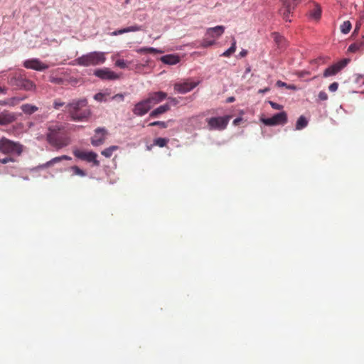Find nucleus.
Returning a JSON list of instances; mask_svg holds the SVG:
<instances>
[{"instance_id": "36", "label": "nucleus", "mask_w": 364, "mask_h": 364, "mask_svg": "<svg viewBox=\"0 0 364 364\" xmlns=\"http://www.w3.org/2000/svg\"><path fill=\"white\" fill-rule=\"evenodd\" d=\"M215 43V41L208 40V39H203L201 42V47L203 48H208L209 46H211Z\"/></svg>"}, {"instance_id": "10", "label": "nucleus", "mask_w": 364, "mask_h": 364, "mask_svg": "<svg viewBox=\"0 0 364 364\" xmlns=\"http://www.w3.org/2000/svg\"><path fill=\"white\" fill-rule=\"evenodd\" d=\"M262 122L268 126L284 124L287 122V114L285 112H282L274 114L272 117L263 119Z\"/></svg>"}, {"instance_id": "7", "label": "nucleus", "mask_w": 364, "mask_h": 364, "mask_svg": "<svg viewBox=\"0 0 364 364\" xmlns=\"http://www.w3.org/2000/svg\"><path fill=\"white\" fill-rule=\"evenodd\" d=\"M230 117H231L229 115L224 117H210L207 118L205 121L208 124V128L209 130H223L227 127Z\"/></svg>"}, {"instance_id": "49", "label": "nucleus", "mask_w": 364, "mask_h": 364, "mask_svg": "<svg viewBox=\"0 0 364 364\" xmlns=\"http://www.w3.org/2000/svg\"><path fill=\"white\" fill-rule=\"evenodd\" d=\"M242 120L241 118H236L234 121H233V124L234 125H237L239 124L240 122Z\"/></svg>"}, {"instance_id": "33", "label": "nucleus", "mask_w": 364, "mask_h": 364, "mask_svg": "<svg viewBox=\"0 0 364 364\" xmlns=\"http://www.w3.org/2000/svg\"><path fill=\"white\" fill-rule=\"evenodd\" d=\"M321 15V11L320 8H315L311 13V16L316 20L320 18Z\"/></svg>"}, {"instance_id": "20", "label": "nucleus", "mask_w": 364, "mask_h": 364, "mask_svg": "<svg viewBox=\"0 0 364 364\" xmlns=\"http://www.w3.org/2000/svg\"><path fill=\"white\" fill-rule=\"evenodd\" d=\"M161 60L168 65H176L180 61V58L177 55H166L161 58Z\"/></svg>"}, {"instance_id": "48", "label": "nucleus", "mask_w": 364, "mask_h": 364, "mask_svg": "<svg viewBox=\"0 0 364 364\" xmlns=\"http://www.w3.org/2000/svg\"><path fill=\"white\" fill-rule=\"evenodd\" d=\"M235 100V98L234 97H229L227 99L226 102L228 103H231V102H233Z\"/></svg>"}, {"instance_id": "43", "label": "nucleus", "mask_w": 364, "mask_h": 364, "mask_svg": "<svg viewBox=\"0 0 364 364\" xmlns=\"http://www.w3.org/2000/svg\"><path fill=\"white\" fill-rule=\"evenodd\" d=\"M269 104H270L271 107L274 109L280 110L283 108L282 105L277 104L276 102H272V101H269Z\"/></svg>"}, {"instance_id": "47", "label": "nucleus", "mask_w": 364, "mask_h": 364, "mask_svg": "<svg viewBox=\"0 0 364 364\" xmlns=\"http://www.w3.org/2000/svg\"><path fill=\"white\" fill-rule=\"evenodd\" d=\"M270 90L269 87H265L264 89H259L258 90V93L259 94H264V93H266L267 92H269Z\"/></svg>"}, {"instance_id": "23", "label": "nucleus", "mask_w": 364, "mask_h": 364, "mask_svg": "<svg viewBox=\"0 0 364 364\" xmlns=\"http://www.w3.org/2000/svg\"><path fill=\"white\" fill-rule=\"evenodd\" d=\"M272 36L274 41L279 49L286 47V40L282 36L279 35L278 33H273Z\"/></svg>"}, {"instance_id": "37", "label": "nucleus", "mask_w": 364, "mask_h": 364, "mask_svg": "<svg viewBox=\"0 0 364 364\" xmlns=\"http://www.w3.org/2000/svg\"><path fill=\"white\" fill-rule=\"evenodd\" d=\"M65 105V102H62L60 99H56L53 102V107L55 109H59L61 107Z\"/></svg>"}, {"instance_id": "3", "label": "nucleus", "mask_w": 364, "mask_h": 364, "mask_svg": "<svg viewBox=\"0 0 364 364\" xmlns=\"http://www.w3.org/2000/svg\"><path fill=\"white\" fill-rule=\"evenodd\" d=\"M8 83L18 90L25 91H36V85L28 79L23 70L12 73L9 75Z\"/></svg>"}, {"instance_id": "14", "label": "nucleus", "mask_w": 364, "mask_h": 364, "mask_svg": "<svg viewBox=\"0 0 364 364\" xmlns=\"http://www.w3.org/2000/svg\"><path fill=\"white\" fill-rule=\"evenodd\" d=\"M94 74L102 80H114L119 77L117 73L106 68L96 70Z\"/></svg>"}, {"instance_id": "45", "label": "nucleus", "mask_w": 364, "mask_h": 364, "mask_svg": "<svg viewBox=\"0 0 364 364\" xmlns=\"http://www.w3.org/2000/svg\"><path fill=\"white\" fill-rule=\"evenodd\" d=\"M127 33L125 28H122V29L117 30V31L112 32V36H117V35L122 34V33Z\"/></svg>"}, {"instance_id": "42", "label": "nucleus", "mask_w": 364, "mask_h": 364, "mask_svg": "<svg viewBox=\"0 0 364 364\" xmlns=\"http://www.w3.org/2000/svg\"><path fill=\"white\" fill-rule=\"evenodd\" d=\"M338 83L336 82H334L333 83H331L329 87H328V90L331 91V92H335L338 90Z\"/></svg>"}, {"instance_id": "52", "label": "nucleus", "mask_w": 364, "mask_h": 364, "mask_svg": "<svg viewBox=\"0 0 364 364\" xmlns=\"http://www.w3.org/2000/svg\"><path fill=\"white\" fill-rule=\"evenodd\" d=\"M360 24H358V23H357V24H356L355 28V30H354V31H353V33H355V32H358V30H359V28H360Z\"/></svg>"}, {"instance_id": "55", "label": "nucleus", "mask_w": 364, "mask_h": 364, "mask_svg": "<svg viewBox=\"0 0 364 364\" xmlns=\"http://www.w3.org/2000/svg\"><path fill=\"white\" fill-rule=\"evenodd\" d=\"M4 92V90L1 88V87L0 86V92Z\"/></svg>"}, {"instance_id": "9", "label": "nucleus", "mask_w": 364, "mask_h": 364, "mask_svg": "<svg viewBox=\"0 0 364 364\" xmlns=\"http://www.w3.org/2000/svg\"><path fill=\"white\" fill-rule=\"evenodd\" d=\"M350 62V59L344 58L336 63L329 66L323 72V77H328L330 76L336 75L343 68H344Z\"/></svg>"}, {"instance_id": "32", "label": "nucleus", "mask_w": 364, "mask_h": 364, "mask_svg": "<svg viewBox=\"0 0 364 364\" xmlns=\"http://www.w3.org/2000/svg\"><path fill=\"white\" fill-rule=\"evenodd\" d=\"M70 169L73 171L74 175L80 176L81 177H84L86 176L85 171L82 170L77 166H72Z\"/></svg>"}, {"instance_id": "51", "label": "nucleus", "mask_w": 364, "mask_h": 364, "mask_svg": "<svg viewBox=\"0 0 364 364\" xmlns=\"http://www.w3.org/2000/svg\"><path fill=\"white\" fill-rule=\"evenodd\" d=\"M287 88L290 89V90H296V86L294 85H287Z\"/></svg>"}, {"instance_id": "29", "label": "nucleus", "mask_w": 364, "mask_h": 364, "mask_svg": "<svg viewBox=\"0 0 364 364\" xmlns=\"http://www.w3.org/2000/svg\"><path fill=\"white\" fill-rule=\"evenodd\" d=\"M232 40H233V41H232L231 47L229 49H228L227 50H225L222 54L223 56L230 57L232 53H235V51L236 50V41H235V38H233Z\"/></svg>"}, {"instance_id": "24", "label": "nucleus", "mask_w": 364, "mask_h": 364, "mask_svg": "<svg viewBox=\"0 0 364 364\" xmlns=\"http://www.w3.org/2000/svg\"><path fill=\"white\" fill-rule=\"evenodd\" d=\"M21 110L26 114H32L38 110V107L31 104H23L21 107Z\"/></svg>"}, {"instance_id": "18", "label": "nucleus", "mask_w": 364, "mask_h": 364, "mask_svg": "<svg viewBox=\"0 0 364 364\" xmlns=\"http://www.w3.org/2000/svg\"><path fill=\"white\" fill-rule=\"evenodd\" d=\"M171 109V105L168 103L164 104L152 110L149 114V117L157 118L160 115L167 112Z\"/></svg>"}, {"instance_id": "5", "label": "nucleus", "mask_w": 364, "mask_h": 364, "mask_svg": "<svg viewBox=\"0 0 364 364\" xmlns=\"http://www.w3.org/2000/svg\"><path fill=\"white\" fill-rule=\"evenodd\" d=\"M23 149V146L18 141L10 140L5 136L0 138V152L2 154L20 156Z\"/></svg>"}, {"instance_id": "27", "label": "nucleus", "mask_w": 364, "mask_h": 364, "mask_svg": "<svg viewBox=\"0 0 364 364\" xmlns=\"http://www.w3.org/2000/svg\"><path fill=\"white\" fill-rule=\"evenodd\" d=\"M26 97H11L6 102H4V105H7L11 107H14L17 105H18L21 101L25 100Z\"/></svg>"}, {"instance_id": "44", "label": "nucleus", "mask_w": 364, "mask_h": 364, "mask_svg": "<svg viewBox=\"0 0 364 364\" xmlns=\"http://www.w3.org/2000/svg\"><path fill=\"white\" fill-rule=\"evenodd\" d=\"M318 98L320 100H322V101L326 100L328 99V95L326 92L321 91L318 93Z\"/></svg>"}, {"instance_id": "31", "label": "nucleus", "mask_w": 364, "mask_h": 364, "mask_svg": "<svg viewBox=\"0 0 364 364\" xmlns=\"http://www.w3.org/2000/svg\"><path fill=\"white\" fill-rule=\"evenodd\" d=\"M168 141V139L166 138H157L154 139V144L159 147H164Z\"/></svg>"}, {"instance_id": "50", "label": "nucleus", "mask_w": 364, "mask_h": 364, "mask_svg": "<svg viewBox=\"0 0 364 364\" xmlns=\"http://www.w3.org/2000/svg\"><path fill=\"white\" fill-rule=\"evenodd\" d=\"M247 50H242V51L240 53V55L241 57H245V56H246V55H247Z\"/></svg>"}, {"instance_id": "25", "label": "nucleus", "mask_w": 364, "mask_h": 364, "mask_svg": "<svg viewBox=\"0 0 364 364\" xmlns=\"http://www.w3.org/2000/svg\"><path fill=\"white\" fill-rule=\"evenodd\" d=\"M119 149L118 146H111L101 151V154L106 158H110L114 151H117Z\"/></svg>"}, {"instance_id": "11", "label": "nucleus", "mask_w": 364, "mask_h": 364, "mask_svg": "<svg viewBox=\"0 0 364 364\" xmlns=\"http://www.w3.org/2000/svg\"><path fill=\"white\" fill-rule=\"evenodd\" d=\"M167 97V94L162 91L153 92L148 94L146 100L150 107L152 108L156 105L163 102Z\"/></svg>"}, {"instance_id": "22", "label": "nucleus", "mask_w": 364, "mask_h": 364, "mask_svg": "<svg viewBox=\"0 0 364 364\" xmlns=\"http://www.w3.org/2000/svg\"><path fill=\"white\" fill-rule=\"evenodd\" d=\"M363 50H364V38L351 44L348 49L349 52L352 53H355Z\"/></svg>"}, {"instance_id": "4", "label": "nucleus", "mask_w": 364, "mask_h": 364, "mask_svg": "<svg viewBox=\"0 0 364 364\" xmlns=\"http://www.w3.org/2000/svg\"><path fill=\"white\" fill-rule=\"evenodd\" d=\"M106 58L105 53L93 51L74 60L72 65H77L84 67L95 66L105 63Z\"/></svg>"}, {"instance_id": "56", "label": "nucleus", "mask_w": 364, "mask_h": 364, "mask_svg": "<svg viewBox=\"0 0 364 364\" xmlns=\"http://www.w3.org/2000/svg\"><path fill=\"white\" fill-rule=\"evenodd\" d=\"M129 0H126V2L128 3Z\"/></svg>"}, {"instance_id": "35", "label": "nucleus", "mask_w": 364, "mask_h": 364, "mask_svg": "<svg viewBox=\"0 0 364 364\" xmlns=\"http://www.w3.org/2000/svg\"><path fill=\"white\" fill-rule=\"evenodd\" d=\"M125 29H126V32L127 33H128V32H135V31H141V26H138V25H134V26L127 27V28H125Z\"/></svg>"}, {"instance_id": "41", "label": "nucleus", "mask_w": 364, "mask_h": 364, "mask_svg": "<svg viewBox=\"0 0 364 364\" xmlns=\"http://www.w3.org/2000/svg\"><path fill=\"white\" fill-rule=\"evenodd\" d=\"M14 161H15V159L12 157H5L4 159H0V163L3 164H7L9 162H14Z\"/></svg>"}, {"instance_id": "40", "label": "nucleus", "mask_w": 364, "mask_h": 364, "mask_svg": "<svg viewBox=\"0 0 364 364\" xmlns=\"http://www.w3.org/2000/svg\"><path fill=\"white\" fill-rule=\"evenodd\" d=\"M105 97H106V94L99 92L95 95V99L98 101H102V100L106 101L107 99L105 98Z\"/></svg>"}, {"instance_id": "54", "label": "nucleus", "mask_w": 364, "mask_h": 364, "mask_svg": "<svg viewBox=\"0 0 364 364\" xmlns=\"http://www.w3.org/2000/svg\"><path fill=\"white\" fill-rule=\"evenodd\" d=\"M363 76L362 75H359L357 77V80L358 81L360 78H363Z\"/></svg>"}, {"instance_id": "6", "label": "nucleus", "mask_w": 364, "mask_h": 364, "mask_svg": "<svg viewBox=\"0 0 364 364\" xmlns=\"http://www.w3.org/2000/svg\"><path fill=\"white\" fill-rule=\"evenodd\" d=\"M301 1V0H281L282 6L279 9V12L283 19L286 21H291L289 17Z\"/></svg>"}, {"instance_id": "34", "label": "nucleus", "mask_w": 364, "mask_h": 364, "mask_svg": "<svg viewBox=\"0 0 364 364\" xmlns=\"http://www.w3.org/2000/svg\"><path fill=\"white\" fill-rule=\"evenodd\" d=\"M149 127H155V126H159L161 128H166L168 127L167 122H163V121H155L153 122H151L149 124Z\"/></svg>"}, {"instance_id": "39", "label": "nucleus", "mask_w": 364, "mask_h": 364, "mask_svg": "<svg viewBox=\"0 0 364 364\" xmlns=\"http://www.w3.org/2000/svg\"><path fill=\"white\" fill-rule=\"evenodd\" d=\"M112 100L119 101L122 102L124 100V94H117L111 97Z\"/></svg>"}, {"instance_id": "2", "label": "nucleus", "mask_w": 364, "mask_h": 364, "mask_svg": "<svg viewBox=\"0 0 364 364\" xmlns=\"http://www.w3.org/2000/svg\"><path fill=\"white\" fill-rule=\"evenodd\" d=\"M65 109L71 119L76 122L87 120L91 114L86 99L73 100Z\"/></svg>"}, {"instance_id": "26", "label": "nucleus", "mask_w": 364, "mask_h": 364, "mask_svg": "<svg viewBox=\"0 0 364 364\" xmlns=\"http://www.w3.org/2000/svg\"><path fill=\"white\" fill-rule=\"evenodd\" d=\"M308 124V121L304 116H300L296 124V129L301 130L305 128Z\"/></svg>"}, {"instance_id": "46", "label": "nucleus", "mask_w": 364, "mask_h": 364, "mask_svg": "<svg viewBox=\"0 0 364 364\" xmlns=\"http://www.w3.org/2000/svg\"><path fill=\"white\" fill-rule=\"evenodd\" d=\"M276 85L278 86V87H286L287 86V84L286 82H284L281 80H278L276 83Z\"/></svg>"}, {"instance_id": "17", "label": "nucleus", "mask_w": 364, "mask_h": 364, "mask_svg": "<svg viewBox=\"0 0 364 364\" xmlns=\"http://www.w3.org/2000/svg\"><path fill=\"white\" fill-rule=\"evenodd\" d=\"M16 119V117L14 113L9 112L8 111H4L0 113V124L6 125L12 123Z\"/></svg>"}, {"instance_id": "15", "label": "nucleus", "mask_w": 364, "mask_h": 364, "mask_svg": "<svg viewBox=\"0 0 364 364\" xmlns=\"http://www.w3.org/2000/svg\"><path fill=\"white\" fill-rule=\"evenodd\" d=\"M199 82H191L190 80H186L183 82H178L174 85V90L179 93H186L190 92L193 88H195Z\"/></svg>"}, {"instance_id": "12", "label": "nucleus", "mask_w": 364, "mask_h": 364, "mask_svg": "<svg viewBox=\"0 0 364 364\" xmlns=\"http://www.w3.org/2000/svg\"><path fill=\"white\" fill-rule=\"evenodd\" d=\"M107 131L105 128L98 127L95 130V135L91 138V144L99 146L105 143Z\"/></svg>"}, {"instance_id": "13", "label": "nucleus", "mask_w": 364, "mask_h": 364, "mask_svg": "<svg viewBox=\"0 0 364 364\" xmlns=\"http://www.w3.org/2000/svg\"><path fill=\"white\" fill-rule=\"evenodd\" d=\"M151 109L150 105L146 98H144L134 105L132 112L134 114L141 117L148 113Z\"/></svg>"}, {"instance_id": "28", "label": "nucleus", "mask_w": 364, "mask_h": 364, "mask_svg": "<svg viewBox=\"0 0 364 364\" xmlns=\"http://www.w3.org/2000/svg\"><path fill=\"white\" fill-rule=\"evenodd\" d=\"M340 28L343 33L347 34L351 29V23L349 21H346L341 25Z\"/></svg>"}, {"instance_id": "19", "label": "nucleus", "mask_w": 364, "mask_h": 364, "mask_svg": "<svg viewBox=\"0 0 364 364\" xmlns=\"http://www.w3.org/2000/svg\"><path fill=\"white\" fill-rule=\"evenodd\" d=\"M225 31V27L223 26H217L213 28H209L207 29L206 35L213 38H218L223 35Z\"/></svg>"}, {"instance_id": "53", "label": "nucleus", "mask_w": 364, "mask_h": 364, "mask_svg": "<svg viewBox=\"0 0 364 364\" xmlns=\"http://www.w3.org/2000/svg\"><path fill=\"white\" fill-rule=\"evenodd\" d=\"M170 100L174 104L176 105L178 103V100L176 98H169Z\"/></svg>"}, {"instance_id": "1", "label": "nucleus", "mask_w": 364, "mask_h": 364, "mask_svg": "<svg viewBox=\"0 0 364 364\" xmlns=\"http://www.w3.org/2000/svg\"><path fill=\"white\" fill-rule=\"evenodd\" d=\"M46 136L48 143L57 150L68 146L71 142L65 127L59 122L48 127Z\"/></svg>"}, {"instance_id": "21", "label": "nucleus", "mask_w": 364, "mask_h": 364, "mask_svg": "<svg viewBox=\"0 0 364 364\" xmlns=\"http://www.w3.org/2000/svg\"><path fill=\"white\" fill-rule=\"evenodd\" d=\"M71 159H72L71 157L69 156H67V155H63V156H57V157H55V158L52 159L49 161L43 164V165H41V168H48V167H49L50 166H53V164H55L56 163L60 162L63 160H71Z\"/></svg>"}, {"instance_id": "16", "label": "nucleus", "mask_w": 364, "mask_h": 364, "mask_svg": "<svg viewBox=\"0 0 364 364\" xmlns=\"http://www.w3.org/2000/svg\"><path fill=\"white\" fill-rule=\"evenodd\" d=\"M23 66L27 69H32L38 71L46 70L48 66L43 63L37 58L26 60L23 63Z\"/></svg>"}, {"instance_id": "30", "label": "nucleus", "mask_w": 364, "mask_h": 364, "mask_svg": "<svg viewBox=\"0 0 364 364\" xmlns=\"http://www.w3.org/2000/svg\"><path fill=\"white\" fill-rule=\"evenodd\" d=\"M139 53H161L162 51L154 48H141L138 50Z\"/></svg>"}, {"instance_id": "38", "label": "nucleus", "mask_w": 364, "mask_h": 364, "mask_svg": "<svg viewBox=\"0 0 364 364\" xmlns=\"http://www.w3.org/2000/svg\"><path fill=\"white\" fill-rule=\"evenodd\" d=\"M115 65L120 68H126L127 67V63L122 59H118L115 62Z\"/></svg>"}, {"instance_id": "8", "label": "nucleus", "mask_w": 364, "mask_h": 364, "mask_svg": "<svg viewBox=\"0 0 364 364\" xmlns=\"http://www.w3.org/2000/svg\"><path fill=\"white\" fill-rule=\"evenodd\" d=\"M73 152L76 158L87 162H92L95 166H100V161L97 159V154L95 152L85 151L80 149H75Z\"/></svg>"}]
</instances>
